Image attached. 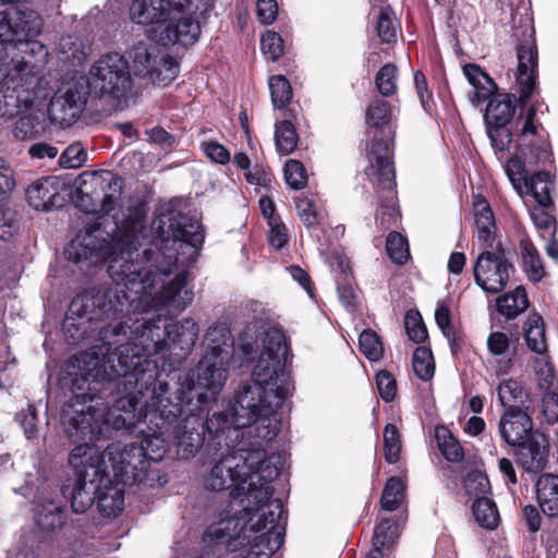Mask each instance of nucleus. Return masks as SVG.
Returning <instances> with one entry per match:
<instances>
[{
	"mask_svg": "<svg viewBox=\"0 0 558 558\" xmlns=\"http://www.w3.org/2000/svg\"><path fill=\"white\" fill-rule=\"evenodd\" d=\"M399 535V524L392 519H384L374 529L373 546L390 549Z\"/></svg>",
	"mask_w": 558,
	"mask_h": 558,
	"instance_id": "46",
	"label": "nucleus"
},
{
	"mask_svg": "<svg viewBox=\"0 0 558 558\" xmlns=\"http://www.w3.org/2000/svg\"><path fill=\"white\" fill-rule=\"evenodd\" d=\"M336 284L339 299L343 306L353 312L357 308L356 282L350 260L347 256L337 257Z\"/></svg>",
	"mask_w": 558,
	"mask_h": 558,
	"instance_id": "25",
	"label": "nucleus"
},
{
	"mask_svg": "<svg viewBox=\"0 0 558 558\" xmlns=\"http://www.w3.org/2000/svg\"><path fill=\"white\" fill-rule=\"evenodd\" d=\"M518 65L514 72L518 96L498 88L486 101L484 122L495 153L514 154L509 167L523 169L550 158L549 133L537 118L538 102H531L538 94V51L534 39L517 46Z\"/></svg>",
	"mask_w": 558,
	"mask_h": 558,
	"instance_id": "2",
	"label": "nucleus"
},
{
	"mask_svg": "<svg viewBox=\"0 0 558 558\" xmlns=\"http://www.w3.org/2000/svg\"><path fill=\"white\" fill-rule=\"evenodd\" d=\"M555 162L553 148L550 147V158L539 161L536 165H524L523 169L510 168L509 161L506 165V173L513 187L522 194V185L526 194L533 196L535 202L545 207H553V193L556 191L555 175L546 170V166L553 167Z\"/></svg>",
	"mask_w": 558,
	"mask_h": 558,
	"instance_id": "16",
	"label": "nucleus"
},
{
	"mask_svg": "<svg viewBox=\"0 0 558 558\" xmlns=\"http://www.w3.org/2000/svg\"><path fill=\"white\" fill-rule=\"evenodd\" d=\"M376 386L378 395L385 402H391L397 396V380L387 369L379 371L376 374Z\"/></svg>",
	"mask_w": 558,
	"mask_h": 558,
	"instance_id": "58",
	"label": "nucleus"
},
{
	"mask_svg": "<svg viewBox=\"0 0 558 558\" xmlns=\"http://www.w3.org/2000/svg\"><path fill=\"white\" fill-rule=\"evenodd\" d=\"M399 23L390 5L381 7L376 20V32L383 44L397 41V28Z\"/></svg>",
	"mask_w": 558,
	"mask_h": 558,
	"instance_id": "40",
	"label": "nucleus"
},
{
	"mask_svg": "<svg viewBox=\"0 0 558 558\" xmlns=\"http://www.w3.org/2000/svg\"><path fill=\"white\" fill-rule=\"evenodd\" d=\"M28 37L29 36H23L12 47V49H16L24 54L22 57V61L17 62L15 65L17 71L25 70V68L32 63V60L27 59L28 56L32 58L35 54H40L45 59L48 54V51L43 44L38 43L37 40H31Z\"/></svg>",
	"mask_w": 558,
	"mask_h": 558,
	"instance_id": "51",
	"label": "nucleus"
},
{
	"mask_svg": "<svg viewBox=\"0 0 558 558\" xmlns=\"http://www.w3.org/2000/svg\"><path fill=\"white\" fill-rule=\"evenodd\" d=\"M260 49L268 60L276 62L284 52L283 39L278 33L267 31L260 38Z\"/></svg>",
	"mask_w": 558,
	"mask_h": 558,
	"instance_id": "55",
	"label": "nucleus"
},
{
	"mask_svg": "<svg viewBox=\"0 0 558 558\" xmlns=\"http://www.w3.org/2000/svg\"><path fill=\"white\" fill-rule=\"evenodd\" d=\"M88 100H93L78 78L59 88L48 105L47 117L52 124L71 126L84 111Z\"/></svg>",
	"mask_w": 558,
	"mask_h": 558,
	"instance_id": "18",
	"label": "nucleus"
},
{
	"mask_svg": "<svg viewBox=\"0 0 558 558\" xmlns=\"http://www.w3.org/2000/svg\"><path fill=\"white\" fill-rule=\"evenodd\" d=\"M286 183L294 191L302 190L307 184V170L298 159H289L283 167Z\"/></svg>",
	"mask_w": 558,
	"mask_h": 558,
	"instance_id": "50",
	"label": "nucleus"
},
{
	"mask_svg": "<svg viewBox=\"0 0 558 558\" xmlns=\"http://www.w3.org/2000/svg\"><path fill=\"white\" fill-rule=\"evenodd\" d=\"M405 482L399 476H391L386 481L384 486L381 497H380V506L386 511H395L397 510L405 494Z\"/></svg>",
	"mask_w": 558,
	"mask_h": 558,
	"instance_id": "39",
	"label": "nucleus"
},
{
	"mask_svg": "<svg viewBox=\"0 0 558 558\" xmlns=\"http://www.w3.org/2000/svg\"><path fill=\"white\" fill-rule=\"evenodd\" d=\"M296 117L293 110L284 113V119L275 123V144L279 155L288 156L292 154L299 144L300 137L292 120Z\"/></svg>",
	"mask_w": 558,
	"mask_h": 558,
	"instance_id": "31",
	"label": "nucleus"
},
{
	"mask_svg": "<svg viewBox=\"0 0 558 558\" xmlns=\"http://www.w3.org/2000/svg\"><path fill=\"white\" fill-rule=\"evenodd\" d=\"M65 505L53 499L44 500L35 508V522L44 532H53L65 523Z\"/></svg>",
	"mask_w": 558,
	"mask_h": 558,
	"instance_id": "30",
	"label": "nucleus"
},
{
	"mask_svg": "<svg viewBox=\"0 0 558 558\" xmlns=\"http://www.w3.org/2000/svg\"><path fill=\"white\" fill-rule=\"evenodd\" d=\"M274 494L258 508L240 521L236 530L231 529L230 537H238L236 546L241 545V558H270L283 544L287 520L283 502L272 498ZM238 547L232 551L236 553Z\"/></svg>",
	"mask_w": 558,
	"mask_h": 558,
	"instance_id": "8",
	"label": "nucleus"
},
{
	"mask_svg": "<svg viewBox=\"0 0 558 558\" xmlns=\"http://www.w3.org/2000/svg\"><path fill=\"white\" fill-rule=\"evenodd\" d=\"M398 68L393 63L384 64L375 75V86L384 98H390L398 92Z\"/></svg>",
	"mask_w": 558,
	"mask_h": 558,
	"instance_id": "44",
	"label": "nucleus"
},
{
	"mask_svg": "<svg viewBox=\"0 0 558 558\" xmlns=\"http://www.w3.org/2000/svg\"><path fill=\"white\" fill-rule=\"evenodd\" d=\"M523 329L527 348L537 354L545 353L547 351V344L543 317L533 311L529 314Z\"/></svg>",
	"mask_w": 558,
	"mask_h": 558,
	"instance_id": "34",
	"label": "nucleus"
},
{
	"mask_svg": "<svg viewBox=\"0 0 558 558\" xmlns=\"http://www.w3.org/2000/svg\"><path fill=\"white\" fill-rule=\"evenodd\" d=\"M536 502L544 517L558 519V474L543 473L534 483Z\"/></svg>",
	"mask_w": 558,
	"mask_h": 558,
	"instance_id": "23",
	"label": "nucleus"
},
{
	"mask_svg": "<svg viewBox=\"0 0 558 558\" xmlns=\"http://www.w3.org/2000/svg\"><path fill=\"white\" fill-rule=\"evenodd\" d=\"M21 100L15 88H0V117L11 119L20 113Z\"/></svg>",
	"mask_w": 558,
	"mask_h": 558,
	"instance_id": "56",
	"label": "nucleus"
},
{
	"mask_svg": "<svg viewBox=\"0 0 558 558\" xmlns=\"http://www.w3.org/2000/svg\"><path fill=\"white\" fill-rule=\"evenodd\" d=\"M407 335L414 343H424L428 339L427 327L416 310H409L404 316Z\"/></svg>",
	"mask_w": 558,
	"mask_h": 558,
	"instance_id": "49",
	"label": "nucleus"
},
{
	"mask_svg": "<svg viewBox=\"0 0 558 558\" xmlns=\"http://www.w3.org/2000/svg\"><path fill=\"white\" fill-rule=\"evenodd\" d=\"M217 395L195 385L193 375H180L172 385L160 384L151 399L149 423L161 420L159 428L170 426V441L177 454L184 460L193 458L205 446L207 454L221 450L227 437L228 412L209 415V404Z\"/></svg>",
	"mask_w": 558,
	"mask_h": 558,
	"instance_id": "3",
	"label": "nucleus"
},
{
	"mask_svg": "<svg viewBox=\"0 0 558 558\" xmlns=\"http://www.w3.org/2000/svg\"><path fill=\"white\" fill-rule=\"evenodd\" d=\"M473 207L478 241L485 248H493V229H495L496 226L492 207L487 199L481 194L474 196Z\"/></svg>",
	"mask_w": 558,
	"mask_h": 558,
	"instance_id": "28",
	"label": "nucleus"
},
{
	"mask_svg": "<svg viewBox=\"0 0 558 558\" xmlns=\"http://www.w3.org/2000/svg\"><path fill=\"white\" fill-rule=\"evenodd\" d=\"M39 29L28 25L25 14L21 12H0V49L3 57L9 58L8 50L14 46L23 36L38 34Z\"/></svg>",
	"mask_w": 558,
	"mask_h": 558,
	"instance_id": "22",
	"label": "nucleus"
},
{
	"mask_svg": "<svg viewBox=\"0 0 558 558\" xmlns=\"http://www.w3.org/2000/svg\"><path fill=\"white\" fill-rule=\"evenodd\" d=\"M191 15L172 12L163 23L147 31L148 38L163 47L175 44L183 47L194 45L201 34V26Z\"/></svg>",
	"mask_w": 558,
	"mask_h": 558,
	"instance_id": "19",
	"label": "nucleus"
},
{
	"mask_svg": "<svg viewBox=\"0 0 558 558\" xmlns=\"http://www.w3.org/2000/svg\"><path fill=\"white\" fill-rule=\"evenodd\" d=\"M80 80L93 100L105 96L121 99L133 85L130 64L118 52L100 57L90 66L88 76H81Z\"/></svg>",
	"mask_w": 558,
	"mask_h": 558,
	"instance_id": "13",
	"label": "nucleus"
},
{
	"mask_svg": "<svg viewBox=\"0 0 558 558\" xmlns=\"http://www.w3.org/2000/svg\"><path fill=\"white\" fill-rule=\"evenodd\" d=\"M206 354L194 373L195 385L218 395L228 377L229 360L234 352V339L227 323H215L205 335Z\"/></svg>",
	"mask_w": 558,
	"mask_h": 558,
	"instance_id": "12",
	"label": "nucleus"
},
{
	"mask_svg": "<svg viewBox=\"0 0 558 558\" xmlns=\"http://www.w3.org/2000/svg\"><path fill=\"white\" fill-rule=\"evenodd\" d=\"M383 442L385 461L389 464L397 463L401 457L402 440L401 433L395 424L388 423L385 425Z\"/></svg>",
	"mask_w": 558,
	"mask_h": 558,
	"instance_id": "42",
	"label": "nucleus"
},
{
	"mask_svg": "<svg viewBox=\"0 0 558 558\" xmlns=\"http://www.w3.org/2000/svg\"><path fill=\"white\" fill-rule=\"evenodd\" d=\"M146 217L145 204H137L120 223L114 221L112 233L101 229L102 222L95 221L64 248L65 258L74 264L108 262L112 280L109 286L90 288L71 300L62 323L68 344L77 345L96 331L100 344L92 348V354L77 357L66 372L75 375L77 369L85 368L83 375L73 379L80 397L93 396L81 391L88 376L109 378V384L116 379L113 404L129 413H133L144 389L155 392L160 384L172 385L180 375L194 376L190 372H171L167 374L169 380L161 379L150 356L172 349L171 319L158 316L137 325L136 315L142 313L141 295L151 284L153 271L147 264L159 255L178 262L183 246L199 250L205 240L204 229L198 220L169 210L153 220L149 238Z\"/></svg>",
	"mask_w": 558,
	"mask_h": 558,
	"instance_id": "1",
	"label": "nucleus"
},
{
	"mask_svg": "<svg viewBox=\"0 0 558 558\" xmlns=\"http://www.w3.org/2000/svg\"><path fill=\"white\" fill-rule=\"evenodd\" d=\"M468 82L474 88L470 100L477 107L485 102L499 88L493 77L476 63H465L462 68Z\"/></svg>",
	"mask_w": 558,
	"mask_h": 558,
	"instance_id": "26",
	"label": "nucleus"
},
{
	"mask_svg": "<svg viewBox=\"0 0 558 558\" xmlns=\"http://www.w3.org/2000/svg\"><path fill=\"white\" fill-rule=\"evenodd\" d=\"M290 345L282 329L271 327L264 333L263 349L252 372L250 385L278 388L288 386L284 377L286 365L290 357Z\"/></svg>",
	"mask_w": 558,
	"mask_h": 558,
	"instance_id": "14",
	"label": "nucleus"
},
{
	"mask_svg": "<svg viewBox=\"0 0 558 558\" xmlns=\"http://www.w3.org/2000/svg\"><path fill=\"white\" fill-rule=\"evenodd\" d=\"M498 399L505 410L509 405L524 404L527 400V393L524 391L522 384L515 379L502 380L497 389Z\"/></svg>",
	"mask_w": 558,
	"mask_h": 558,
	"instance_id": "41",
	"label": "nucleus"
},
{
	"mask_svg": "<svg viewBox=\"0 0 558 558\" xmlns=\"http://www.w3.org/2000/svg\"><path fill=\"white\" fill-rule=\"evenodd\" d=\"M522 264L529 279L539 282L545 277L542 258L532 242H521Z\"/></svg>",
	"mask_w": 558,
	"mask_h": 558,
	"instance_id": "38",
	"label": "nucleus"
},
{
	"mask_svg": "<svg viewBox=\"0 0 558 558\" xmlns=\"http://www.w3.org/2000/svg\"><path fill=\"white\" fill-rule=\"evenodd\" d=\"M376 193L387 192L388 195L385 198L380 197V210L376 214V219L379 220L380 226L388 229L391 222H396L398 211L395 207L396 201V187L389 190L388 187H378L372 183Z\"/></svg>",
	"mask_w": 558,
	"mask_h": 558,
	"instance_id": "48",
	"label": "nucleus"
},
{
	"mask_svg": "<svg viewBox=\"0 0 558 558\" xmlns=\"http://www.w3.org/2000/svg\"><path fill=\"white\" fill-rule=\"evenodd\" d=\"M364 118L369 162L365 168V174L377 189L391 190L396 186V169L392 161L396 125L392 123V107L388 100L376 96L367 104Z\"/></svg>",
	"mask_w": 558,
	"mask_h": 558,
	"instance_id": "7",
	"label": "nucleus"
},
{
	"mask_svg": "<svg viewBox=\"0 0 558 558\" xmlns=\"http://www.w3.org/2000/svg\"><path fill=\"white\" fill-rule=\"evenodd\" d=\"M271 102L276 109L288 112L293 92L290 81L282 74L271 75L268 80Z\"/></svg>",
	"mask_w": 558,
	"mask_h": 558,
	"instance_id": "37",
	"label": "nucleus"
},
{
	"mask_svg": "<svg viewBox=\"0 0 558 558\" xmlns=\"http://www.w3.org/2000/svg\"><path fill=\"white\" fill-rule=\"evenodd\" d=\"M178 61L169 54L160 56L157 69L154 72V75L151 76V82L154 84L167 86L178 76Z\"/></svg>",
	"mask_w": 558,
	"mask_h": 558,
	"instance_id": "52",
	"label": "nucleus"
},
{
	"mask_svg": "<svg viewBox=\"0 0 558 558\" xmlns=\"http://www.w3.org/2000/svg\"><path fill=\"white\" fill-rule=\"evenodd\" d=\"M530 305L526 290L523 286H518L496 301L497 311L507 319H514L522 314Z\"/></svg>",
	"mask_w": 558,
	"mask_h": 558,
	"instance_id": "33",
	"label": "nucleus"
},
{
	"mask_svg": "<svg viewBox=\"0 0 558 558\" xmlns=\"http://www.w3.org/2000/svg\"><path fill=\"white\" fill-rule=\"evenodd\" d=\"M412 367L414 374L422 380L428 381L435 374V363L432 349L428 347H417L413 352Z\"/></svg>",
	"mask_w": 558,
	"mask_h": 558,
	"instance_id": "43",
	"label": "nucleus"
},
{
	"mask_svg": "<svg viewBox=\"0 0 558 558\" xmlns=\"http://www.w3.org/2000/svg\"><path fill=\"white\" fill-rule=\"evenodd\" d=\"M172 349H180L185 354L189 353L198 338V325L191 318L181 320H171L170 324Z\"/></svg>",
	"mask_w": 558,
	"mask_h": 558,
	"instance_id": "32",
	"label": "nucleus"
},
{
	"mask_svg": "<svg viewBox=\"0 0 558 558\" xmlns=\"http://www.w3.org/2000/svg\"><path fill=\"white\" fill-rule=\"evenodd\" d=\"M435 437L439 451L448 462L459 463L464 459V448L447 427H437Z\"/></svg>",
	"mask_w": 558,
	"mask_h": 558,
	"instance_id": "36",
	"label": "nucleus"
},
{
	"mask_svg": "<svg viewBox=\"0 0 558 558\" xmlns=\"http://www.w3.org/2000/svg\"><path fill=\"white\" fill-rule=\"evenodd\" d=\"M472 512L477 524L487 530H495L500 521L496 504L490 498L483 496L474 499Z\"/></svg>",
	"mask_w": 558,
	"mask_h": 558,
	"instance_id": "35",
	"label": "nucleus"
},
{
	"mask_svg": "<svg viewBox=\"0 0 558 558\" xmlns=\"http://www.w3.org/2000/svg\"><path fill=\"white\" fill-rule=\"evenodd\" d=\"M359 348L369 361H379L384 356L381 339L377 332L371 328H367L360 333Z\"/></svg>",
	"mask_w": 558,
	"mask_h": 558,
	"instance_id": "47",
	"label": "nucleus"
},
{
	"mask_svg": "<svg viewBox=\"0 0 558 558\" xmlns=\"http://www.w3.org/2000/svg\"><path fill=\"white\" fill-rule=\"evenodd\" d=\"M414 85L423 109L430 114L435 108V102L433 93L428 89L426 76L421 70L414 73Z\"/></svg>",
	"mask_w": 558,
	"mask_h": 558,
	"instance_id": "60",
	"label": "nucleus"
},
{
	"mask_svg": "<svg viewBox=\"0 0 558 558\" xmlns=\"http://www.w3.org/2000/svg\"><path fill=\"white\" fill-rule=\"evenodd\" d=\"M189 274L186 270H182L177 274L172 280L162 287L161 295L167 303L174 302L175 298L187 284Z\"/></svg>",
	"mask_w": 558,
	"mask_h": 558,
	"instance_id": "63",
	"label": "nucleus"
},
{
	"mask_svg": "<svg viewBox=\"0 0 558 558\" xmlns=\"http://www.w3.org/2000/svg\"><path fill=\"white\" fill-rule=\"evenodd\" d=\"M50 121L45 110H31L21 114L14 123L13 134L17 140H27L43 136L49 129Z\"/></svg>",
	"mask_w": 558,
	"mask_h": 558,
	"instance_id": "27",
	"label": "nucleus"
},
{
	"mask_svg": "<svg viewBox=\"0 0 558 558\" xmlns=\"http://www.w3.org/2000/svg\"><path fill=\"white\" fill-rule=\"evenodd\" d=\"M227 444L225 441L221 450L210 454L217 457L218 461L206 475L204 484L210 492L229 490L230 510L227 511L225 518L206 527L203 541L208 546L225 544L227 551H233L236 548L239 536L230 537L231 526L232 530H236L241 520L275 494V488L270 480L259 478L257 468L254 463H248L251 457L235 451Z\"/></svg>",
	"mask_w": 558,
	"mask_h": 558,
	"instance_id": "6",
	"label": "nucleus"
},
{
	"mask_svg": "<svg viewBox=\"0 0 558 558\" xmlns=\"http://www.w3.org/2000/svg\"><path fill=\"white\" fill-rule=\"evenodd\" d=\"M130 57L133 61L134 74L151 81L158 65L160 50L156 46L140 41L133 46Z\"/></svg>",
	"mask_w": 558,
	"mask_h": 558,
	"instance_id": "29",
	"label": "nucleus"
},
{
	"mask_svg": "<svg viewBox=\"0 0 558 558\" xmlns=\"http://www.w3.org/2000/svg\"><path fill=\"white\" fill-rule=\"evenodd\" d=\"M463 486L470 496L483 497L490 493V483L486 473L474 470L470 471L464 481Z\"/></svg>",
	"mask_w": 558,
	"mask_h": 558,
	"instance_id": "54",
	"label": "nucleus"
},
{
	"mask_svg": "<svg viewBox=\"0 0 558 558\" xmlns=\"http://www.w3.org/2000/svg\"><path fill=\"white\" fill-rule=\"evenodd\" d=\"M288 396L287 386L244 385L235 395L234 402L223 411L228 412L225 441L244 456L256 454L257 460L252 463L257 468L260 480L272 482L281 472L282 465L272 464L265 458V446L281 429V416L277 410Z\"/></svg>",
	"mask_w": 558,
	"mask_h": 558,
	"instance_id": "5",
	"label": "nucleus"
},
{
	"mask_svg": "<svg viewBox=\"0 0 558 558\" xmlns=\"http://www.w3.org/2000/svg\"><path fill=\"white\" fill-rule=\"evenodd\" d=\"M63 189L64 183L58 177H44L27 187L26 199L36 210L61 208L64 205V196L61 195Z\"/></svg>",
	"mask_w": 558,
	"mask_h": 558,
	"instance_id": "21",
	"label": "nucleus"
},
{
	"mask_svg": "<svg viewBox=\"0 0 558 558\" xmlns=\"http://www.w3.org/2000/svg\"><path fill=\"white\" fill-rule=\"evenodd\" d=\"M269 226V244L277 251L284 247L289 241L288 230L284 223L279 219L268 222Z\"/></svg>",
	"mask_w": 558,
	"mask_h": 558,
	"instance_id": "64",
	"label": "nucleus"
},
{
	"mask_svg": "<svg viewBox=\"0 0 558 558\" xmlns=\"http://www.w3.org/2000/svg\"><path fill=\"white\" fill-rule=\"evenodd\" d=\"M106 456L101 447L89 444H76L71 450L68 462L75 480L64 482L61 494L69 500L73 512L84 513L94 505L98 476L104 471Z\"/></svg>",
	"mask_w": 558,
	"mask_h": 558,
	"instance_id": "11",
	"label": "nucleus"
},
{
	"mask_svg": "<svg viewBox=\"0 0 558 558\" xmlns=\"http://www.w3.org/2000/svg\"><path fill=\"white\" fill-rule=\"evenodd\" d=\"M543 512L538 505H525L521 509L520 522L526 529L529 534H536L542 529Z\"/></svg>",
	"mask_w": 558,
	"mask_h": 558,
	"instance_id": "57",
	"label": "nucleus"
},
{
	"mask_svg": "<svg viewBox=\"0 0 558 558\" xmlns=\"http://www.w3.org/2000/svg\"><path fill=\"white\" fill-rule=\"evenodd\" d=\"M84 354H89L84 352ZM83 353L74 355L64 364L61 369L60 384L62 387H70L71 397L63 404L60 420L64 426L65 433L73 444H89L98 446L97 441L111 437L112 430L122 428L131 430L142 421H149L150 412L143 413V409L149 405L156 409V403L151 399V388L144 389L138 395V403L132 412L119 410L113 401L117 392V380L112 379L109 388V379L94 378L88 376V381L82 386L83 393L93 396L80 397L74 390L73 379L83 375L85 368L77 369L75 375L68 373L66 368Z\"/></svg>",
	"mask_w": 558,
	"mask_h": 558,
	"instance_id": "4",
	"label": "nucleus"
},
{
	"mask_svg": "<svg viewBox=\"0 0 558 558\" xmlns=\"http://www.w3.org/2000/svg\"><path fill=\"white\" fill-rule=\"evenodd\" d=\"M386 252L397 265H405L410 258L408 239L398 231H390L386 239Z\"/></svg>",
	"mask_w": 558,
	"mask_h": 558,
	"instance_id": "45",
	"label": "nucleus"
},
{
	"mask_svg": "<svg viewBox=\"0 0 558 558\" xmlns=\"http://www.w3.org/2000/svg\"><path fill=\"white\" fill-rule=\"evenodd\" d=\"M202 150L205 156L215 163L227 165L231 160L230 151L225 145L217 141H205L201 144Z\"/></svg>",
	"mask_w": 558,
	"mask_h": 558,
	"instance_id": "62",
	"label": "nucleus"
},
{
	"mask_svg": "<svg viewBox=\"0 0 558 558\" xmlns=\"http://www.w3.org/2000/svg\"><path fill=\"white\" fill-rule=\"evenodd\" d=\"M86 160V151L80 143L69 145L61 154L59 162L64 168H78Z\"/></svg>",
	"mask_w": 558,
	"mask_h": 558,
	"instance_id": "61",
	"label": "nucleus"
},
{
	"mask_svg": "<svg viewBox=\"0 0 558 558\" xmlns=\"http://www.w3.org/2000/svg\"><path fill=\"white\" fill-rule=\"evenodd\" d=\"M86 177L75 191V206L88 214L96 211V204L99 203L101 217L98 219H105L116 208V202L122 193L123 180L109 170L92 172Z\"/></svg>",
	"mask_w": 558,
	"mask_h": 558,
	"instance_id": "15",
	"label": "nucleus"
},
{
	"mask_svg": "<svg viewBox=\"0 0 558 558\" xmlns=\"http://www.w3.org/2000/svg\"><path fill=\"white\" fill-rule=\"evenodd\" d=\"M500 437L515 447L517 463L526 472L538 473L547 464L548 441L544 434L533 432L532 417L519 405H509L499 421Z\"/></svg>",
	"mask_w": 558,
	"mask_h": 558,
	"instance_id": "10",
	"label": "nucleus"
},
{
	"mask_svg": "<svg viewBox=\"0 0 558 558\" xmlns=\"http://www.w3.org/2000/svg\"><path fill=\"white\" fill-rule=\"evenodd\" d=\"M555 210V204L553 207H545L537 204L530 210V216L535 227L539 231L550 232L551 236H555L557 229V221L554 215Z\"/></svg>",
	"mask_w": 558,
	"mask_h": 558,
	"instance_id": "53",
	"label": "nucleus"
},
{
	"mask_svg": "<svg viewBox=\"0 0 558 558\" xmlns=\"http://www.w3.org/2000/svg\"><path fill=\"white\" fill-rule=\"evenodd\" d=\"M510 271H514V266L501 242L480 253L473 265L475 283L490 294H498L506 288Z\"/></svg>",
	"mask_w": 558,
	"mask_h": 558,
	"instance_id": "17",
	"label": "nucleus"
},
{
	"mask_svg": "<svg viewBox=\"0 0 558 558\" xmlns=\"http://www.w3.org/2000/svg\"><path fill=\"white\" fill-rule=\"evenodd\" d=\"M170 14L167 0H133L130 5V19L141 25L156 27Z\"/></svg>",
	"mask_w": 558,
	"mask_h": 558,
	"instance_id": "24",
	"label": "nucleus"
},
{
	"mask_svg": "<svg viewBox=\"0 0 558 558\" xmlns=\"http://www.w3.org/2000/svg\"><path fill=\"white\" fill-rule=\"evenodd\" d=\"M295 204L299 217L307 229L319 225V215L313 201L307 197H300Z\"/></svg>",
	"mask_w": 558,
	"mask_h": 558,
	"instance_id": "59",
	"label": "nucleus"
},
{
	"mask_svg": "<svg viewBox=\"0 0 558 558\" xmlns=\"http://www.w3.org/2000/svg\"><path fill=\"white\" fill-rule=\"evenodd\" d=\"M156 429L153 434L146 435L140 444L130 442L123 444L121 441L109 444L105 448V452L110 462L111 469L114 470L116 477L120 481H128L138 483L144 486H151L150 477V462H158L162 460L168 451V442L165 435L170 436V426L159 428L161 420H157Z\"/></svg>",
	"mask_w": 558,
	"mask_h": 558,
	"instance_id": "9",
	"label": "nucleus"
},
{
	"mask_svg": "<svg viewBox=\"0 0 558 558\" xmlns=\"http://www.w3.org/2000/svg\"><path fill=\"white\" fill-rule=\"evenodd\" d=\"M112 473V477H110L105 463L104 471L98 476L96 488V506L99 513L105 518H117L122 513L125 485H138V483L131 482L129 477L128 481L118 480L113 469Z\"/></svg>",
	"mask_w": 558,
	"mask_h": 558,
	"instance_id": "20",
	"label": "nucleus"
}]
</instances>
